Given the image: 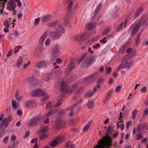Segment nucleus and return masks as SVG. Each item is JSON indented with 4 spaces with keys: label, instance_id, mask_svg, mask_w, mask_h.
<instances>
[{
    "label": "nucleus",
    "instance_id": "37",
    "mask_svg": "<svg viewBox=\"0 0 148 148\" xmlns=\"http://www.w3.org/2000/svg\"><path fill=\"white\" fill-rule=\"evenodd\" d=\"M48 137V134L46 133H44L40 135V138L42 140L45 139Z\"/></svg>",
    "mask_w": 148,
    "mask_h": 148
},
{
    "label": "nucleus",
    "instance_id": "32",
    "mask_svg": "<svg viewBox=\"0 0 148 148\" xmlns=\"http://www.w3.org/2000/svg\"><path fill=\"white\" fill-rule=\"evenodd\" d=\"M97 91H95L94 89L93 91H89L85 95V96L86 97H90L92 96Z\"/></svg>",
    "mask_w": 148,
    "mask_h": 148
},
{
    "label": "nucleus",
    "instance_id": "17",
    "mask_svg": "<svg viewBox=\"0 0 148 148\" xmlns=\"http://www.w3.org/2000/svg\"><path fill=\"white\" fill-rule=\"evenodd\" d=\"M47 32L46 31L41 36L39 40V43L40 45H43L44 42L47 36Z\"/></svg>",
    "mask_w": 148,
    "mask_h": 148
},
{
    "label": "nucleus",
    "instance_id": "9",
    "mask_svg": "<svg viewBox=\"0 0 148 148\" xmlns=\"http://www.w3.org/2000/svg\"><path fill=\"white\" fill-rule=\"evenodd\" d=\"M45 93V92L40 89L33 90L31 92L32 95L34 97L41 96L44 95Z\"/></svg>",
    "mask_w": 148,
    "mask_h": 148
},
{
    "label": "nucleus",
    "instance_id": "63",
    "mask_svg": "<svg viewBox=\"0 0 148 148\" xmlns=\"http://www.w3.org/2000/svg\"><path fill=\"white\" fill-rule=\"evenodd\" d=\"M51 104V101L48 102L46 104V108L47 109L50 108Z\"/></svg>",
    "mask_w": 148,
    "mask_h": 148
},
{
    "label": "nucleus",
    "instance_id": "3",
    "mask_svg": "<svg viewBox=\"0 0 148 148\" xmlns=\"http://www.w3.org/2000/svg\"><path fill=\"white\" fill-rule=\"evenodd\" d=\"M77 86V84H75L72 85L69 88V90H68V88L66 86V83L64 82H62L60 85V90L62 93L66 92L69 93V91L72 92L75 90Z\"/></svg>",
    "mask_w": 148,
    "mask_h": 148
},
{
    "label": "nucleus",
    "instance_id": "46",
    "mask_svg": "<svg viewBox=\"0 0 148 148\" xmlns=\"http://www.w3.org/2000/svg\"><path fill=\"white\" fill-rule=\"evenodd\" d=\"M49 96L48 95H46L45 97H43L41 100V101L42 102V104H44L46 102V100L49 97Z\"/></svg>",
    "mask_w": 148,
    "mask_h": 148
},
{
    "label": "nucleus",
    "instance_id": "64",
    "mask_svg": "<svg viewBox=\"0 0 148 148\" xmlns=\"http://www.w3.org/2000/svg\"><path fill=\"white\" fill-rule=\"evenodd\" d=\"M30 62L29 61L27 63L25 64L23 67V68L25 69L28 66H29L30 64Z\"/></svg>",
    "mask_w": 148,
    "mask_h": 148
},
{
    "label": "nucleus",
    "instance_id": "54",
    "mask_svg": "<svg viewBox=\"0 0 148 148\" xmlns=\"http://www.w3.org/2000/svg\"><path fill=\"white\" fill-rule=\"evenodd\" d=\"M111 69L112 68L111 67H107L106 68L105 70L106 71L107 73L109 74L111 72Z\"/></svg>",
    "mask_w": 148,
    "mask_h": 148
},
{
    "label": "nucleus",
    "instance_id": "24",
    "mask_svg": "<svg viewBox=\"0 0 148 148\" xmlns=\"http://www.w3.org/2000/svg\"><path fill=\"white\" fill-rule=\"evenodd\" d=\"M52 18V16L49 15H45L42 17L41 18V21L42 23H45L46 21H48Z\"/></svg>",
    "mask_w": 148,
    "mask_h": 148
},
{
    "label": "nucleus",
    "instance_id": "56",
    "mask_svg": "<svg viewBox=\"0 0 148 148\" xmlns=\"http://www.w3.org/2000/svg\"><path fill=\"white\" fill-rule=\"evenodd\" d=\"M121 88L122 87L121 86H117L115 88V92H119L121 89Z\"/></svg>",
    "mask_w": 148,
    "mask_h": 148
},
{
    "label": "nucleus",
    "instance_id": "18",
    "mask_svg": "<svg viewBox=\"0 0 148 148\" xmlns=\"http://www.w3.org/2000/svg\"><path fill=\"white\" fill-rule=\"evenodd\" d=\"M143 8V7L142 6H140L137 8L135 12L134 15V17L135 18H136L141 14Z\"/></svg>",
    "mask_w": 148,
    "mask_h": 148
},
{
    "label": "nucleus",
    "instance_id": "53",
    "mask_svg": "<svg viewBox=\"0 0 148 148\" xmlns=\"http://www.w3.org/2000/svg\"><path fill=\"white\" fill-rule=\"evenodd\" d=\"M51 43V40L49 38L47 39L45 42V44L46 46H48L50 45Z\"/></svg>",
    "mask_w": 148,
    "mask_h": 148
},
{
    "label": "nucleus",
    "instance_id": "20",
    "mask_svg": "<svg viewBox=\"0 0 148 148\" xmlns=\"http://www.w3.org/2000/svg\"><path fill=\"white\" fill-rule=\"evenodd\" d=\"M55 30L59 33H63L64 32V30L62 26L58 24L55 27Z\"/></svg>",
    "mask_w": 148,
    "mask_h": 148
},
{
    "label": "nucleus",
    "instance_id": "30",
    "mask_svg": "<svg viewBox=\"0 0 148 148\" xmlns=\"http://www.w3.org/2000/svg\"><path fill=\"white\" fill-rule=\"evenodd\" d=\"M66 145L68 148H74V145L70 141H66Z\"/></svg>",
    "mask_w": 148,
    "mask_h": 148
},
{
    "label": "nucleus",
    "instance_id": "44",
    "mask_svg": "<svg viewBox=\"0 0 148 148\" xmlns=\"http://www.w3.org/2000/svg\"><path fill=\"white\" fill-rule=\"evenodd\" d=\"M9 139V136H5L3 138V142L4 144L7 143Z\"/></svg>",
    "mask_w": 148,
    "mask_h": 148
},
{
    "label": "nucleus",
    "instance_id": "8",
    "mask_svg": "<svg viewBox=\"0 0 148 148\" xmlns=\"http://www.w3.org/2000/svg\"><path fill=\"white\" fill-rule=\"evenodd\" d=\"M41 118L39 116H35L31 119L28 122L29 125L30 126H33L37 124L40 120Z\"/></svg>",
    "mask_w": 148,
    "mask_h": 148
},
{
    "label": "nucleus",
    "instance_id": "39",
    "mask_svg": "<svg viewBox=\"0 0 148 148\" xmlns=\"http://www.w3.org/2000/svg\"><path fill=\"white\" fill-rule=\"evenodd\" d=\"M110 30V28L108 27L106 28L102 33V35L103 36L109 33Z\"/></svg>",
    "mask_w": 148,
    "mask_h": 148
},
{
    "label": "nucleus",
    "instance_id": "13",
    "mask_svg": "<svg viewBox=\"0 0 148 148\" xmlns=\"http://www.w3.org/2000/svg\"><path fill=\"white\" fill-rule=\"evenodd\" d=\"M27 80L30 82H32V86H36L39 84V81L36 78H34L33 76H32L28 78Z\"/></svg>",
    "mask_w": 148,
    "mask_h": 148
},
{
    "label": "nucleus",
    "instance_id": "62",
    "mask_svg": "<svg viewBox=\"0 0 148 148\" xmlns=\"http://www.w3.org/2000/svg\"><path fill=\"white\" fill-rule=\"evenodd\" d=\"M113 89H111L108 92V96H110L111 95V94L113 93Z\"/></svg>",
    "mask_w": 148,
    "mask_h": 148
},
{
    "label": "nucleus",
    "instance_id": "35",
    "mask_svg": "<svg viewBox=\"0 0 148 148\" xmlns=\"http://www.w3.org/2000/svg\"><path fill=\"white\" fill-rule=\"evenodd\" d=\"M12 105L13 109H16L17 108L18 104L16 101L14 100L12 101Z\"/></svg>",
    "mask_w": 148,
    "mask_h": 148
},
{
    "label": "nucleus",
    "instance_id": "42",
    "mask_svg": "<svg viewBox=\"0 0 148 148\" xmlns=\"http://www.w3.org/2000/svg\"><path fill=\"white\" fill-rule=\"evenodd\" d=\"M90 124L88 123L86 125H85L83 128V131L84 132H86L87 131L89 128L90 127Z\"/></svg>",
    "mask_w": 148,
    "mask_h": 148
},
{
    "label": "nucleus",
    "instance_id": "10",
    "mask_svg": "<svg viewBox=\"0 0 148 148\" xmlns=\"http://www.w3.org/2000/svg\"><path fill=\"white\" fill-rule=\"evenodd\" d=\"M140 25H146L148 24V13L144 14L142 16L140 21L138 23Z\"/></svg>",
    "mask_w": 148,
    "mask_h": 148
},
{
    "label": "nucleus",
    "instance_id": "7",
    "mask_svg": "<svg viewBox=\"0 0 148 148\" xmlns=\"http://www.w3.org/2000/svg\"><path fill=\"white\" fill-rule=\"evenodd\" d=\"M88 36L87 33H84L83 35L77 34L74 37L73 39L76 41L82 42L86 39Z\"/></svg>",
    "mask_w": 148,
    "mask_h": 148
},
{
    "label": "nucleus",
    "instance_id": "6",
    "mask_svg": "<svg viewBox=\"0 0 148 148\" xmlns=\"http://www.w3.org/2000/svg\"><path fill=\"white\" fill-rule=\"evenodd\" d=\"M7 9L8 10L15 12V9L17 6L16 3L13 0H9L7 4Z\"/></svg>",
    "mask_w": 148,
    "mask_h": 148
},
{
    "label": "nucleus",
    "instance_id": "47",
    "mask_svg": "<svg viewBox=\"0 0 148 148\" xmlns=\"http://www.w3.org/2000/svg\"><path fill=\"white\" fill-rule=\"evenodd\" d=\"M68 3L69 4V5L68 6L67 10L68 11H69L70 10L71 7L73 4V2L71 1H67Z\"/></svg>",
    "mask_w": 148,
    "mask_h": 148
},
{
    "label": "nucleus",
    "instance_id": "16",
    "mask_svg": "<svg viewBox=\"0 0 148 148\" xmlns=\"http://www.w3.org/2000/svg\"><path fill=\"white\" fill-rule=\"evenodd\" d=\"M84 89L83 87H81L78 88L76 91V92L75 95L73 97V99H75L78 97L82 93Z\"/></svg>",
    "mask_w": 148,
    "mask_h": 148
},
{
    "label": "nucleus",
    "instance_id": "4",
    "mask_svg": "<svg viewBox=\"0 0 148 148\" xmlns=\"http://www.w3.org/2000/svg\"><path fill=\"white\" fill-rule=\"evenodd\" d=\"M64 138L63 136H58L54 138L51 142L50 146L52 148L58 145L63 141Z\"/></svg>",
    "mask_w": 148,
    "mask_h": 148
},
{
    "label": "nucleus",
    "instance_id": "38",
    "mask_svg": "<svg viewBox=\"0 0 148 148\" xmlns=\"http://www.w3.org/2000/svg\"><path fill=\"white\" fill-rule=\"evenodd\" d=\"M11 18H9V20H6L4 21V25L6 27H8L10 24V20Z\"/></svg>",
    "mask_w": 148,
    "mask_h": 148
},
{
    "label": "nucleus",
    "instance_id": "14",
    "mask_svg": "<svg viewBox=\"0 0 148 148\" xmlns=\"http://www.w3.org/2000/svg\"><path fill=\"white\" fill-rule=\"evenodd\" d=\"M102 5V4L100 3L97 6L94 12V14L93 17L92 18L93 20L98 19L99 18V17L97 16V15Z\"/></svg>",
    "mask_w": 148,
    "mask_h": 148
},
{
    "label": "nucleus",
    "instance_id": "23",
    "mask_svg": "<svg viewBox=\"0 0 148 148\" xmlns=\"http://www.w3.org/2000/svg\"><path fill=\"white\" fill-rule=\"evenodd\" d=\"M34 101L33 100H32L26 102L25 103V105L26 107L30 108L34 106Z\"/></svg>",
    "mask_w": 148,
    "mask_h": 148
},
{
    "label": "nucleus",
    "instance_id": "22",
    "mask_svg": "<svg viewBox=\"0 0 148 148\" xmlns=\"http://www.w3.org/2000/svg\"><path fill=\"white\" fill-rule=\"evenodd\" d=\"M140 24L138 23L133 28V30L131 32V35H134L138 30L140 26Z\"/></svg>",
    "mask_w": 148,
    "mask_h": 148
},
{
    "label": "nucleus",
    "instance_id": "29",
    "mask_svg": "<svg viewBox=\"0 0 148 148\" xmlns=\"http://www.w3.org/2000/svg\"><path fill=\"white\" fill-rule=\"evenodd\" d=\"M8 0H0V11L2 10L4 8L5 3Z\"/></svg>",
    "mask_w": 148,
    "mask_h": 148
},
{
    "label": "nucleus",
    "instance_id": "57",
    "mask_svg": "<svg viewBox=\"0 0 148 148\" xmlns=\"http://www.w3.org/2000/svg\"><path fill=\"white\" fill-rule=\"evenodd\" d=\"M107 37H104L103 39H101L100 40V42H103V43H105L107 42Z\"/></svg>",
    "mask_w": 148,
    "mask_h": 148
},
{
    "label": "nucleus",
    "instance_id": "5",
    "mask_svg": "<svg viewBox=\"0 0 148 148\" xmlns=\"http://www.w3.org/2000/svg\"><path fill=\"white\" fill-rule=\"evenodd\" d=\"M61 49L60 45H56L53 48L51 51V55L53 57H56L60 55L61 53Z\"/></svg>",
    "mask_w": 148,
    "mask_h": 148
},
{
    "label": "nucleus",
    "instance_id": "21",
    "mask_svg": "<svg viewBox=\"0 0 148 148\" xmlns=\"http://www.w3.org/2000/svg\"><path fill=\"white\" fill-rule=\"evenodd\" d=\"M50 36L53 38H57L61 36L60 33H58L55 31H53L50 34Z\"/></svg>",
    "mask_w": 148,
    "mask_h": 148
},
{
    "label": "nucleus",
    "instance_id": "11",
    "mask_svg": "<svg viewBox=\"0 0 148 148\" xmlns=\"http://www.w3.org/2000/svg\"><path fill=\"white\" fill-rule=\"evenodd\" d=\"M93 62L91 57L88 56L83 61L82 66H88L91 65Z\"/></svg>",
    "mask_w": 148,
    "mask_h": 148
},
{
    "label": "nucleus",
    "instance_id": "50",
    "mask_svg": "<svg viewBox=\"0 0 148 148\" xmlns=\"http://www.w3.org/2000/svg\"><path fill=\"white\" fill-rule=\"evenodd\" d=\"M62 103V100L61 99L59 100L56 105H54L55 107H57L60 106Z\"/></svg>",
    "mask_w": 148,
    "mask_h": 148
},
{
    "label": "nucleus",
    "instance_id": "28",
    "mask_svg": "<svg viewBox=\"0 0 148 148\" xmlns=\"http://www.w3.org/2000/svg\"><path fill=\"white\" fill-rule=\"evenodd\" d=\"M59 21H58L57 20L56 21L54 22H51L49 23L48 24V25L49 27H55H55L57 25H58V23H59Z\"/></svg>",
    "mask_w": 148,
    "mask_h": 148
},
{
    "label": "nucleus",
    "instance_id": "49",
    "mask_svg": "<svg viewBox=\"0 0 148 148\" xmlns=\"http://www.w3.org/2000/svg\"><path fill=\"white\" fill-rule=\"evenodd\" d=\"M123 23H121L116 28V31L117 32H118L121 30L123 28Z\"/></svg>",
    "mask_w": 148,
    "mask_h": 148
},
{
    "label": "nucleus",
    "instance_id": "31",
    "mask_svg": "<svg viewBox=\"0 0 148 148\" xmlns=\"http://www.w3.org/2000/svg\"><path fill=\"white\" fill-rule=\"evenodd\" d=\"M94 101L92 99L89 100L87 103V106L88 108L90 109L92 108L93 105Z\"/></svg>",
    "mask_w": 148,
    "mask_h": 148
},
{
    "label": "nucleus",
    "instance_id": "40",
    "mask_svg": "<svg viewBox=\"0 0 148 148\" xmlns=\"http://www.w3.org/2000/svg\"><path fill=\"white\" fill-rule=\"evenodd\" d=\"M92 79V76L89 75L86 77L85 79V82H90Z\"/></svg>",
    "mask_w": 148,
    "mask_h": 148
},
{
    "label": "nucleus",
    "instance_id": "25",
    "mask_svg": "<svg viewBox=\"0 0 148 148\" xmlns=\"http://www.w3.org/2000/svg\"><path fill=\"white\" fill-rule=\"evenodd\" d=\"M58 111V110L57 109L53 111H50L48 113H47V114H46L44 116H43V119L45 118H46L47 117H49L52 115H53L54 113H56Z\"/></svg>",
    "mask_w": 148,
    "mask_h": 148
},
{
    "label": "nucleus",
    "instance_id": "51",
    "mask_svg": "<svg viewBox=\"0 0 148 148\" xmlns=\"http://www.w3.org/2000/svg\"><path fill=\"white\" fill-rule=\"evenodd\" d=\"M138 112V111L136 110H135L132 113V118L135 119L136 118V115Z\"/></svg>",
    "mask_w": 148,
    "mask_h": 148
},
{
    "label": "nucleus",
    "instance_id": "36",
    "mask_svg": "<svg viewBox=\"0 0 148 148\" xmlns=\"http://www.w3.org/2000/svg\"><path fill=\"white\" fill-rule=\"evenodd\" d=\"M53 73H51L49 74H47L46 75V77H47V78L45 79V80L46 81H48L53 76Z\"/></svg>",
    "mask_w": 148,
    "mask_h": 148
},
{
    "label": "nucleus",
    "instance_id": "41",
    "mask_svg": "<svg viewBox=\"0 0 148 148\" xmlns=\"http://www.w3.org/2000/svg\"><path fill=\"white\" fill-rule=\"evenodd\" d=\"M45 48H43V47H38L36 48V50L38 52H42L45 50Z\"/></svg>",
    "mask_w": 148,
    "mask_h": 148
},
{
    "label": "nucleus",
    "instance_id": "48",
    "mask_svg": "<svg viewBox=\"0 0 148 148\" xmlns=\"http://www.w3.org/2000/svg\"><path fill=\"white\" fill-rule=\"evenodd\" d=\"M56 125L59 126H63L65 124L64 122L63 123V121L61 120H59L58 122L56 123Z\"/></svg>",
    "mask_w": 148,
    "mask_h": 148
},
{
    "label": "nucleus",
    "instance_id": "2",
    "mask_svg": "<svg viewBox=\"0 0 148 148\" xmlns=\"http://www.w3.org/2000/svg\"><path fill=\"white\" fill-rule=\"evenodd\" d=\"M132 61L130 57L128 56H126L124 58L122 63L119 66L117 70L119 71L121 69L126 68H130L132 65Z\"/></svg>",
    "mask_w": 148,
    "mask_h": 148
},
{
    "label": "nucleus",
    "instance_id": "61",
    "mask_svg": "<svg viewBox=\"0 0 148 148\" xmlns=\"http://www.w3.org/2000/svg\"><path fill=\"white\" fill-rule=\"evenodd\" d=\"M13 51V50L12 49L10 50L6 56L7 57H9L11 56L12 54V52Z\"/></svg>",
    "mask_w": 148,
    "mask_h": 148
},
{
    "label": "nucleus",
    "instance_id": "55",
    "mask_svg": "<svg viewBox=\"0 0 148 148\" xmlns=\"http://www.w3.org/2000/svg\"><path fill=\"white\" fill-rule=\"evenodd\" d=\"M15 97L16 99L18 101H20L22 98V97H21L18 93H16L15 95Z\"/></svg>",
    "mask_w": 148,
    "mask_h": 148
},
{
    "label": "nucleus",
    "instance_id": "27",
    "mask_svg": "<svg viewBox=\"0 0 148 148\" xmlns=\"http://www.w3.org/2000/svg\"><path fill=\"white\" fill-rule=\"evenodd\" d=\"M23 62V58L21 56L19 57L17 60L16 62V66L17 67H19Z\"/></svg>",
    "mask_w": 148,
    "mask_h": 148
},
{
    "label": "nucleus",
    "instance_id": "60",
    "mask_svg": "<svg viewBox=\"0 0 148 148\" xmlns=\"http://www.w3.org/2000/svg\"><path fill=\"white\" fill-rule=\"evenodd\" d=\"M69 109L71 110V111L70 112L69 115L71 116H72L73 115V113L72 112V111L73 110V109H72V107H69Z\"/></svg>",
    "mask_w": 148,
    "mask_h": 148
},
{
    "label": "nucleus",
    "instance_id": "33",
    "mask_svg": "<svg viewBox=\"0 0 148 148\" xmlns=\"http://www.w3.org/2000/svg\"><path fill=\"white\" fill-rule=\"evenodd\" d=\"M127 47L126 45L121 47L119 50V52L121 53L124 52L125 50V48Z\"/></svg>",
    "mask_w": 148,
    "mask_h": 148
},
{
    "label": "nucleus",
    "instance_id": "12",
    "mask_svg": "<svg viewBox=\"0 0 148 148\" xmlns=\"http://www.w3.org/2000/svg\"><path fill=\"white\" fill-rule=\"evenodd\" d=\"M10 121V118H5L4 119L0 124V128L3 127L6 128L9 125V122Z\"/></svg>",
    "mask_w": 148,
    "mask_h": 148
},
{
    "label": "nucleus",
    "instance_id": "1",
    "mask_svg": "<svg viewBox=\"0 0 148 148\" xmlns=\"http://www.w3.org/2000/svg\"><path fill=\"white\" fill-rule=\"evenodd\" d=\"M111 140L108 136L103 137L102 139L99 140L98 144L96 145L94 148H108V146L110 145Z\"/></svg>",
    "mask_w": 148,
    "mask_h": 148
},
{
    "label": "nucleus",
    "instance_id": "52",
    "mask_svg": "<svg viewBox=\"0 0 148 148\" xmlns=\"http://www.w3.org/2000/svg\"><path fill=\"white\" fill-rule=\"evenodd\" d=\"M117 126L120 128L121 130L123 131L124 129V125L123 124L120 123V125H119V123H117Z\"/></svg>",
    "mask_w": 148,
    "mask_h": 148
},
{
    "label": "nucleus",
    "instance_id": "34",
    "mask_svg": "<svg viewBox=\"0 0 148 148\" xmlns=\"http://www.w3.org/2000/svg\"><path fill=\"white\" fill-rule=\"evenodd\" d=\"M141 35V33L138 34L136 36L135 38V43L136 45H138L140 41V36Z\"/></svg>",
    "mask_w": 148,
    "mask_h": 148
},
{
    "label": "nucleus",
    "instance_id": "26",
    "mask_svg": "<svg viewBox=\"0 0 148 148\" xmlns=\"http://www.w3.org/2000/svg\"><path fill=\"white\" fill-rule=\"evenodd\" d=\"M96 25L95 23H89L86 25L85 28L87 30H90L92 29Z\"/></svg>",
    "mask_w": 148,
    "mask_h": 148
},
{
    "label": "nucleus",
    "instance_id": "43",
    "mask_svg": "<svg viewBox=\"0 0 148 148\" xmlns=\"http://www.w3.org/2000/svg\"><path fill=\"white\" fill-rule=\"evenodd\" d=\"M74 65L73 64H71L68 66L67 67V71L68 72L71 71L73 68Z\"/></svg>",
    "mask_w": 148,
    "mask_h": 148
},
{
    "label": "nucleus",
    "instance_id": "19",
    "mask_svg": "<svg viewBox=\"0 0 148 148\" xmlns=\"http://www.w3.org/2000/svg\"><path fill=\"white\" fill-rule=\"evenodd\" d=\"M104 83L103 79L102 78H99L97 81V85L94 88L95 91H97L98 88H100L101 85Z\"/></svg>",
    "mask_w": 148,
    "mask_h": 148
},
{
    "label": "nucleus",
    "instance_id": "58",
    "mask_svg": "<svg viewBox=\"0 0 148 148\" xmlns=\"http://www.w3.org/2000/svg\"><path fill=\"white\" fill-rule=\"evenodd\" d=\"M143 138V136L141 134H138L137 136L136 139L137 140H139Z\"/></svg>",
    "mask_w": 148,
    "mask_h": 148
},
{
    "label": "nucleus",
    "instance_id": "45",
    "mask_svg": "<svg viewBox=\"0 0 148 148\" xmlns=\"http://www.w3.org/2000/svg\"><path fill=\"white\" fill-rule=\"evenodd\" d=\"M6 131H5L3 128L1 130L0 129V137H2L5 134Z\"/></svg>",
    "mask_w": 148,
    "mask_h": 148
},
{
    "label": "nucleus",
    "instance_id": "59",
    "mask_svg": "<svg viewBox=\"0 0 148 148\" xmlns=\"http://www.w3.org/2000/svg\"><path fill=\"white\" fill-rule=\"evenodd\" d=\"M40 18H36L35 20V22L34 23V25H37L39 23L40 21Z\"/></svg>",
    "mask_w": 148,
    "mask_h": 148
},
{
    "label": "nucleus",
    "instance_id": "15",
    "mask_svg": "<svg viewBox=\"0 0 148 148\" xmlns=\"http://www.w3.org/2000/svg\"><path fill=\"white\" fill-rule=\"evenodd\" d=\"M47 64V62L45 60H43L37 62L35 66L36 68H40L42 67H46Z\"/></svg>",
    "mask_w": 148,
    "mask_h": 148
}]
</instances>
